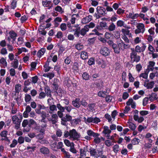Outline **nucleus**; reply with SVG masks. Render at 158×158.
Listing matches in <instances>:
<instances>
[{
    "instance_id": "1",
    "label": "nucleus",
    "mask_w": 158,
    "mask_h": 158,
    "mask_svg": "<svg viewBox=\"0 0 158 158\" xmlns=\"http://www.w3.org/2000/svg\"><path fill=\"white\" fill-rule=\"evenodd\" d=\"M70 139L72 140L78 141L80 137V134L77 132L75 129L70 130Z\"/></svg>"
},
{
    "instance_id": "2",
    "label": "nucleus",
    "mask_w": 158,
    "mask_h": 158,
    "mask_svg": "<svg viewBox=\"0 0 158 158\" xmlns=\"http://www.w3.org/2000/svg\"><path fill=\"white\" fill-rule=\"evenodd\" d=\"M132 52L130 54V58L131 61L133 62H139L140 60V56L137 55V53L135 51L134 49H131Z\"/></svg>"
},
{
    "instance_id": "3",
    "label": "nucleus",
    "mask_w": 158,
    "mask_h": 158,
    "mask_svg": "<svg viewBox=\"0 0 158 158\" xmlns=\"http://www.w3.org/2000/svg\"><path fill=\"white\" fill-rule=\"evenodd\" d=\"M13 123L15 124V128L18 129L20 127L21 121H20L18 117L16 115H14L12 117Z\"/></svg>"
},
{
    "instance_id": "4",
    "label": "nucleus",
    "mask_w": 158,
    "mask_h": 158,
    "mask_svg": "<svg viewBox=\"0 0 158 158\" xmlns=\"http://www.w3.org/2000/svg\"><path fill=\"white\" fill-rule=\"evenodd\" d=\"M137 29L135 30V33L138 34L143 33L145 31L144 26L143 23H139L136 26Z\"/></svg>"
},
{
    "instance_id": "5",
    "label": "nucleus",
    "mask_w": 158,
    "mask_h": 158,
    "mask_svg": "<svg viewBox=\"0 0 158 158\" xmlns=\"http://www.w3.org/2000/svg\"><path fill=\"white\" fill-rule=\"evenodd\" d=\"M45 107L43 105H41L39 104L37 105V108L35 109V111L36 114L42 115L46 113V112L44 111H41V109H45Z\"/></svg>"
},
{
    "instance_id": "6",
    "label": "nucleus",
    "mask_w": 158,
    "mask_h": 158,
    "mask_svg": "<svg viewBox=\"0 0 158 158\" xmlns=\"http://www.w3.org/2000/svg\"><path fill=\"white\" fill-rule=\"evenodd\" d=\"M100 53L103 56H106L109 55L110 51L107 48L102 47L101 48Z\"/></svg>"
},
{
    "instance_id": "7",
    "label": "nucleus",
    "mask_w": 158,
    "mask_h": 158,
    "mask_svg": "<svg viewBox=\"0 0 158 158\" xmlns=\"http://www.w3.org/2000/svg\"><path fill=\"white\" fill-rule=\"evenodd\" d=\"M28 120L27 119L23 120L22 123V126L24 127V130L26 132L29 131L30 129V126H29Z\"/></svg>"
},
{
    "instance_id": "8",
    "label": "nucleus",
    "mask_w": 158,
    "mask_h": 158,
    "mask_svg": "<svg viewBox=\"0 0 158 158\" xmlns=\"http://www.w3.org/2000/svg\"><path fill=\"white\" fill-rule=\"evenodd\" d=\"M99 151L98 150L94 149L93 148H90L89 149V152L90 153V156H94L97 158L98 157H99V156L98 155V152Z\"/></svg>"
},
{
    "instance_id": "9",
    "label": "nucleus",
    "mask_w": 158,
    "mask_h": 158,
    "mask_svg": "<svg viewBox=\"0 0 158 158\" xmlns=\"http://www.w3.org/2000/svg\"><path fill=\"white\" fill-rule=\"evenodd\" d=\"M40 151L42 154L47 156L50 153V150L49 149L45 147L40 148Z\"/></svg>"
},
{
    "instance_id": "10",
    "label": "nucleus",
    "mask_w": 158,
    "mask_h": 158,
    "mask_svg": "<svg viewBox=\"0 0 158 158\" xmlns=\"http://www.w3.org/2000/svg\"><path fill=\"white\" fill-rule=\"evenodd\" d=\"M97 12L101 15L104 16L105 14L106 9L102 7L98 6L97 8Z\"/></svg>"
},
{
    "instance_id": "11",
    "label": "nucleus",
    "mask_w": 158,
    "mask_h": 158,
    "mask_svg": "<svg viewBox=\"0 0 158 158\" xmlns=\"http://www.w3.org/2000/svg\"><path fill=\"white\" fill-rule=\"evenodd\" d=\"M146 47V46L144 45H143L141 47L139 45H137L135 48V51L136 52V53H137V52H143L145 50Z\"/></svg>"
},
{
    "instance_id": "12",
    "label": "nucleus",
    "mask_w": 158,
    "mask_h": 158,
    "mask_svg": "<svg viewBox=\"0 0 158 158\" xmlns=\"http://www.w3.org/2000/svg\"><path fill=\"white\" fill-rule=\"evenodd\" d=\"M92 16L90 15L82 19V23L83 24H85L89 23L92 20Z\"/></svg>"
},
{
    "instance_id": "13",
    "label": "nucleus",
    "mask_w": 158,
    "mask_h": 158,
    "mask_svg": "<svg viewBox=\"0 0 158 158\" xmlns=\"http://www.w3.org/2000/svg\"><path fill=\"white\" fill-rule=\"evenodd\" d=\"M79 98H77L75 100L72 101V104L74 106L79 108L81 106Z\"/></svg>"
},
{
    "instance_id": "14",
    "label": "nucleus",
    "mask_w": 158,
    "mask_h": 158,
    "mask_svg": "<svg viewBox=\"0 0 158 158\" xmlns=\"http://www.w3.org/2000/svg\"><path fill=\"white\" fill-rule=\"evenodd\" d=\"M44 91L45 92V94H46L47 96H48L50 97H52V91L51 90L50 88L48 85H46L44 87Z\"/></svg>"
},
{
    "instance_id": "15",
    "label": "nucleus",
    "mask_w": 158,
    "mask_h": 158,
    "mask_svg": "<svg viewBox=\"0 0 158 158\" xmlns=\"http://www.w3.org/2000/svg\"><path fill=\"white\" fill-rule=\"evenodd\" d=\"M154 82L153 81H151L149 83L144 82V86L146 87L147 89H152L154 86Z\"/></svg>"
},
{
    "instance_id": "16",
    "label": "nucleus",
    "mask_w": 158,
    "mask_h": 158,
    "mask_svg": "<svg viewBox=\"0 0 158 158\" xmlns=\"http://www.w3.org/2000/svg\"><path fill=\"white\" fill-rule=\"evenodd\" d=\"M114 49V52L116 54H119L120 51V47L117 44H113L112 47Z\"/></svg>"
},
{
    "instance_id": "17",
    "label": "nucleus",
    "mask_w": 158,
    "mask_h": 158,
    "mask_svg": "<svg viewBox=\"0 0 158 158\" xmlns=\"http://www.w3.org/2000/svg\"><path fill=\"white\" fill-rule=\"evenodd\" d=\"M87 133L89 136H93L94 137H98L99 135V134L94 132L91 130H88L87 131Z\"/></svg>"
},
{
    "instance_id": "18",
    "label": "nucleus",
    "mask_w": 158,
    "mask_h": 158,
    "mask_svg": "<svg viewBox=\"0 0 158 158\" xmlns=\"http://www.w3.org/2000/svg\"><path fill=\"white\" fill-rule=\"evenodd\" d=\"M87 26H85L84 28H82L80 30V34L83 36L85 35L86 32H88L89 30L88 29Z\"/></svg>"
},
{
    "instance_id": "19",
    "label": "nucleus",
    "mask_w": 158,
    "mask_h": 158,
    "mask_svg": "<svg viewBox=\"0 0 158 158\" xmlns=\"http://www.w3.org/2000/svg\"><path fill=\"white\" fill-rule=\"evenodd\" d=\"M133 118L134 120L136 121H137L139 123H141L144 120L143 117H139L137 115H134Z\"/></svg>"
},
{
    "instance_id": "20",
    "label": "nucleus",
    "mask_w": 158,
    "mask_h": 158,
    "mask_svg": "<svg viewBox=\"0 0 158 158\" xmlns=\"http://www.w3.org/2000/svg\"><path fill=\"white\" fill-rule=\"evenodd\" d=\"M51 2L49 1H47L46 0L45 1H42V3L43 5L45 7L49 6V7L48 8V9H49L52 6V5L51 6H50V5H51Z\"/></svg>"
},
{
    "instance_id": "21",
    "label": "nucleus",
    "mask_w": 158,
    "mask_h": 158,
    "mask_svg": "<svg viewBox=\"0 0 158 158\" xmlns=\"http://www.w3.org/2000/svg\"><path fill=\"white\" fill-rule=\"evenodd\" d=\"M96 87L100 89H101L103 86V83L102 80H99L95 83Z\"/></svg>"
},
{
    "instance_id": "22",
    "label": "nucleus",
    "mask_w": 158,
    "mask_h": 158,
    "mask_svg": "<svg viewBox=\"0 0 158 158\" xmlns=\"http://www.w3.org/2000/svg\"><path fill=\"white\" fill-rule=\"evenodd\" d=\"M88 55L87 52L82 51L81 52L80 57L83 60H86L88 58Z\"/></svg>"
},
{
    "instance_id": "23",
    "label": "nucleus",
    "mask_w": 158,
    "mask_h": 158,
    "mask_svg": "<svg viewBox=\"0 0 158 158\" xmlns=\"http://www.w3.org/2000/svg\"><path fill=\"white\" fill-rule=\"evenodd\" d=\"M87 147H84L83 148H81L79 150L80 156L81 157H84L86 156V151L85 150Z\"/></svg>"
},
{
    "instance_id": "24",
    "label": "nucleus",
    "mask_w": 158,
    "mask_h": 158,
    "mask_svg": "<svg viewBox=\"0 0 158 158\" xmlns=\"http://www.w3.org/2000/svg\"><path fill=\"white\" fill-rule=\"evenodd\" d=\"M49 106V112L50 114H52L54 110H57V107L55 105L52 104Z\"/></svg>"
},
{
    "instance_id": "25",
    "label": "nucleus",
    "mask_w": 158,
    "mask_h": 158,
    "mask_svg": "<svg viewBox=\"0 0 158 158\" xmlns=\"http://www.w3.org/2000/svg\"><path fill=\"white\" fill-rule=\"evenodd\" d=\"M103 129L102 133L106 135V134H110L111 132V130L109 129V127L107 126H104Z\"/></svg>"
},
{
    "instance_id": "26",
    "label": "nucleus",
    "mask_w": 158,
    "mask_h": 158,
    "mask_svg": "<svg viewBox=\"0 0 158 158\" xmlns=\"http://www.w3.org/2000/svg\"><path fill=\"white\" fill-rule=\"evenodd\" d=\"M120 48L121 50H124L125 49H127L130 48V46L129 44H125L123 42L120 46Z\"/></svg>"
},
{
    "instance_id": "27",
    "label": "nucleus",
    "mask_w": 158,
    "mask_h": 158,
    "mask_svg": "<svg viewBox=\"0 0 158 158\" xmlns=\"http://www.w3.org/2000/svg\"><path fill=\"white\" fill-rule=\"evenodd\" d=\"M45 51V48H42L37 52V56L39 58L42 55L44 54Z\"/></svg>"
},
{
    "instance_id": "28",
    "label": "nucleus",
    "mask_w": 158,
    "mask_h": 158,
    "mask_svg": "<svg viewBox=\"0 0 158 158\" xmlns=\"http://www.w3.org/2000/svg\"><path fill=\"white\" fill-rule=\"evenodd\" d=\"M84 47V45L81 43H77L75 45V48L78 50H82Z\"/></svg>"
},
{
    "instance_id": "29",
    "label": "nucleus",
    "mask_w": 158,
    "mask_h": 158,
    "mask_svg": "<svg viewBox=\"0 0 158 158\" xmlns=\"http://www.w3.org/2000/svg\"><path fill=\"white\" fill-rule=\"evenodd\" d=\"M49 63L48 61L46 62L45 64L44 65V67L45 68L44 71L45 72H48L50 70L51 68L49 66Z\"/></svg>"
},
{
    "instance_id": "30",
    "label": "nucleus",
    "mask_w": 158,
    "mask_h": 158,
    "mask_svg": "<svg viewBox=\"0 0 158 158\" xmlns=\"http://www.w3.org/2000/svg\"><path fill=\"white\" fill-rule=\"evenodd\" d=\"M22 86L20 84H17L15 87V90L16 93H19L21 89Z\"/></svg>"
},
{
    "instance_id": "31",
    "label": "nucleus",
    "mask_w": 158,
    "mask_h": 158,
    "mask_svg": "<svg viewBox=\"0 0 158 158\" xmlns=\"http://www.w3.org/2000/svg\"><path fill=\"white\" fill-rule=\"evenodd\" d=\"M68 121H67V119L65 117H63L61 118V123L63 125L67 126V122Z\"/></svg>"
},
{
    "instance_id": "32",
    "label": "nucleus",
    "mask_w": 158,
    "mask_h": 158,
    "mask_svg": "<svg viewBox=\"0 0 158 158\" xmlns=\"http://www.w3.org/2000/svg\"><path fill=\"white\" fill-rule=\"evenodd\" d=\"M124 22L121 20L118 21L117 22V25L118 27H121L123 26L126 27V25H124Z\"/></svg>"
},
{
    "instance_id": "33",
    "label": "nucleus",
    "mask_w": 158,
    "mask_h": 158,
    "mask_svg": "<svg viewBox=\"0 0 158 158\" xmlns=\"http://www.w3.org/2000/svg\"><path fill=\"white\" fill-rule=\"evenodd\" d=\"M57 81L58 79H54L53 82L52 84L56 90H57L58 89V85Z\"/></svg>"
},
{
    "instance_id": "34",
    "label": "nucleus",
    "mask_w": 158,
    "mask_h": 158,
    "mask_svg": "<svg viewBox=\"0 0 158 158\" xmlns=\"http://www.w3.org/2000/svg\"><path fill=\"white\" fill-rule=\"evenodd\" d=\"M0 63L2 64V67L5 68L7 65V63L6 60L3 58H2L0 60Z\"/></svg>"
},
{
    "instance_id": "35",
    "label": "nucleus",
    "mask_w": 158,
    "mask_h": 158,
    "mask_svg": "<svg viewBox=\"0 0 158 158\" xmlns=\"http://www.w3.org/2000/svg\"><path fill=\"white\" fill-rule=\"evenodd\" d=\"M74 145L75 144L74 143L72 144V145L70 147V148L69 149V150L75 154L77 153V151L76 149L75 148Z\"/></svg>"
},
{
    "instance_id": "36",
    "label": "nucleus",
    "mask_w": 158,
    "mask_h": 158,
    "mask_svg": "<svg viewBox=\"0 0 158 158\" xmlns=\"http://www.w3.org/2000/svg\"><path fill=\"white\" fill-rule=\"evenodd\" d=\"M64 143L65 144L67 147H70L72 145V144H74L73 142H70L68 139H65L64 140Z\"/></svg>"
},
{
    "instance_id": "37",
    "label": "nucleus",
    "mask_w": 158,
    "mask_h": 158,
    "mask_svg": "<svg viewBox=\"0 0 158 158\" xmlns=\"http://www.w3.org/2000/svg\"><path fill=\"white\" fill-rule=\"evenodd\" d=\"M72 69L74 71L79 69L78 64L77 62H74L72 65Z\"/></svg>"
},
{
    "instance_id": "38",
    "label": "nucleus",
    "mask_w": 158,
    "mask_h": 158,
    "mask_svg": "<svg viewBox=\"0 0 158 158\" xmlns=\"http://www.w3.org/2000/svg\"><path fill=\"white\" fill-rule=\"evenodd\" d=\"M71 57L70 56H69L66 57L64 59V62L67 64H69L71 62Z\"/></svg>"
},
{
    "instance_id": "39",
    "label": "nucleus",
    "mask_w": 158,
    "mask_h": 158,
    "mask_svg": "<svg viewBox=\"0 0 158 158\" xmlns=\"http://www.w3.org/2000/svg\"><path fill=\"white\" fill-rule=\"evenodd\" d=\"M83 79L85 80H87L89 79V76L88 73L84 72L82 75Z\"/></svg>"
},
{
    "instance_id": "40",
    "label": "nucleus",
    "mask_w": 158,
    "mask_h": 158,
    "mask_svg": "<svg viewBox=\"0 0 158 158\" xmlns=\"http://www.w3.org/2000/svg\"><path fill=\"white\" fill-rule=\"evenodd\" d=\"M12 67L15 69L17 68L18 65V60L17 59H15L13 63H12Z\"/></svg>"
},
{
    "instance_id": "41",
    "label": "nucleus",
    "mask_w": 158,
    "mask_h": 158,
    "mask_svg": "<svg viewBox=\"0 0 158 158\" xmlns=\"http://www.w3.org/2000/svg\"><path fill=\"white\" fill-rule=\"evenodd\" d=\"M9 34L10 38L14 40L16 38V37L17 36L16 33L13 31H10L9 32Z\"/></svg>"
},
{
    "instance_id": "42",
    "label": "nucleus",
    "mask_w": 158,
    "mask_h": 158,
    "mask_svg": "<svg viewBox=\"0 0 158 158\" xmlns=\"http://www.w3.org/2000/svg\"><path fill=\"white\" fill-rule=\"evenodd\" d=\"M36 147L35 146H27V149L28 150H29V152H34L35 150Z\"/></svg>"
},
{
    "instance_id": "43",
    "label": "nucleus",
    "mask_w": 158,
    "mask_h": 158,
    "mask_svg": "<svg viewBox=\"0 0 158 158\" xmlns=\"http://www.w3.org/2000/svg\"><path fill=\"white\" fill-rule=\"evenodd\" d=\"M56 107L59 110V111L64 112V107L62 106L60 104L58 103L57 104Z\"/></svg>"
},
{
    "instance_id": "44",
    "label": "nucleus",
    "mask_w": 158,
    "mask_h": 158,
    "mask_svg": "<svg viewBox=\"0 0 158 158\" xmlns=\"http://www.w3.org/2000/svg\"><path fill=\"white\" fill-rule=\"evenodd\" d=\"M105 144L108 147L113 145V141H111L110 140H106L105 141Z\"/></svg>"
},
{
    "instance_id": "45",
    "label": "nucleus",
    "mask_w": 158,
    "mask_h": 158,
    "mask_svg": "<svg viewBox=\"0 0 158 158\" xmlns=\"http://www.w3.org/2000/svg\"><path fill=\"white\" fill-rule=\"evenodd\" d=\"M106 92L100 91L98 93V96L102 97H105L106 96Z\"/></svg>"
},
{
    "instance_id": "46",
    "label": "nucleus",
    "mask_w": 158,
    "mask_h": 158,
    "mask_svg": "<svg viewBox=\"0 0 158 158\" xmlns=\"http://www.w3.org/2000/svg\"><path fill=\"white\" fill-rule=\"evenodd\" d=\"M99 27V26H97L96 27V28L97 29H96V28H95L92 31L94 33H92V34H95V35H100L101 34L99 32H98V30H97V29H98Z\"/></svg>"
},
{
    "instance_id": "47",
    "label": "nucleus",
    "mask_w": 158,
    "mask_h": 158,
    "mask_svg": "<svg viewBox=\"0 0 158 158\" xmlns=\"http://www.w3.org/2000/svg\"><path fill=\"white\" fill-rule=\"evenodd\" d=\"M95 63V60L94 58L93 57L90 58L89 60L88 63V64L90 65H92L94 64Z\"/></svg>"
},
{
    "instance_id": "48",
    "label": "nucleus",
    "mask_w": 158,
    "mask_h": 158,
    "mask_svg": "<svg viewBox=\"0 0 158 158\" xmlns=\"http://www.w3.org/2000/svg\"><path fill=\"white\" fill-rule=\"evenodd\" d=\"M116 27L113 23H112L109 26V30L110 31H112L115 29Z\"/></svg>"
},
{
    "instance_id": "49",
    "label": "nucleus",
    "mask_w": 158,
    "mask_h": 158,
    "mask_svg": "<svg viewBox=\"0 0 158 158\" xmlns=\"http://www.w3.org/2000/svg\"><path fill=\"white\" fill-rule=\"evenodd\" d=\"M24 141V138L22 136H19L18 140V142L19 144H21L23 143Z\"/></svg>"
},
{
    "instance_id": "50",
    "label": "nucleus",
    "mask_w": 158,
    "mask_h": 158,
    "mask_svg": "<svg viewBox=\"0 0 158 158\" xmlns=\"http://www.w3.org/2000/svg\"><path fill=\"white\" fill-rule=\"evenodd\" d=\"M8 134V132L6 131H3L0 133V136L3 138L6 137Z\"/></svg>"
},
{
    "instance_id": "51",
    "label": "nucleus",
    "mask_w": 158,
    "mask_h": 158,
    "mask_svg": "<svg viewBox=\"0 0 158 158\" xmlns=\"http://www.w3.org/2000/svg\"><path fill=\"white\" fill-rule=\"evenodd\" d=\"M31 99V97L30 95L26 94L25 95V100L26 102H29Z\"/></svg>"
},
{
    "instance_id": "52",
    "label": "nucleus",
    "mask_w": 158,
    "mask_h": 158,
    "mask_svg": "<svg viewBox=\"0 0 158 158\" xmlns=\"http://www.w3.org/2000/svg\"><path fill=\"white\" fill-rule=\"evenodd\" d=\"M80 34V28H77L74 33V35L77 37H79V34Z\"/></svg>"
},
{
    "instance_id": "53",
    "label": "nucleus",
    "mask_w": 158,
    "mask_h": 158,
    "mask_svg": "<svg viewBox=\"0 0 158 158\" xmlns=\"http://www.w3.org/2000/svg\"><path fill=\"white\" fill-rule=\"evenodd\" d=\"M84 119H85V123H93V118L92 117H89L88 118L86 119V118L85 117L84 118Z\"/></svg>"
},
{
    "instance_id": "54",
    "label": "nucleus",
    "mask_w": 158,
    "mask_h": 158,
    "mask_svg": "<svg viewBox=\"0 0 158 158\" xmlns=\"http://www.w3.org/2000/svg\"><path fill=\"white\" fill-rule=\"evenodd\" d=\"M148 97H145L143 99V106H146L148 103Z\"/></svg>"
},
{
    "instance_id": "55",
    "label": "nucleus",
    "mask_w": 158,
    "mask_h": 158,
    "mask_svg": "<svg viewBox=\"0 0 158 158\" xmlns=\"http://www.w3.org/2000/svg\"><path fill=\"white\" fill-rule=\"evenodd\" d=\"M119 146L117 144H115L113 147V151L114 152L117 153L119 151Z\"/></svg>"
},
{
    "instance_id": "56",
    "label": "nucleus",
    "mask_w": 158,
    "mask_h": 158,
    "mask_svg": "<svg viewBox=\"0 0 158 158\" xmlns=\"http://www.w3.org/2000/svg\"><path fill=\"white\" fill-rule=\"evenodd\" d=\"M18 142L15 139H14L12 141V143L10 145V148H14L17 144Z\"/></svg>"
},
{
    "instance_id": "57",
    "label": "nucleus",
    "mask_w": 158,
    "mask_h": 158,
    "mask_svg": "<svg viewBox=\"0 0 158 158\" xmlns=\"http://www.w3.org/2000/svg\"><path fill=\"white\" fill-rule=\"evenodd\" d=\"M148 73H142L140 74L139 77H142L143 78L145 79H147L148 77Z\"/></svg>"
},
{
    "instance_id": "58",
    "label": "nucleus",
    "mask_w": 158,
    "mask_h": 158,
    "mask_svg": "<svg viewBox=\"0 0 158 158\" xmlns=\"http://www.w3.org/2000/svg\"><path fill=\"white\" fill-rule=\"evenodd\" d=\"M46 95V94L44 92H41L39 94L38 98L41 99L44 98Z\"/></svg>"
},
{
    "instance_id": "59",
    "label": "nucleus",
    "mask_w": 158,
    "mask_h": 158,
    "mask_svg": "<svg viewBox=\"0 0 158 158\" xmlns=\"http://www.w3.org/2000/svg\"><path fill=\"white\" fill-rule=\"evenodd\" d=\"M60 28L62 31L65 30L67 29V26L65 23H62L60 25Z\"/></svg>"
},
{
    "instance_id": "60",
    "label": "nucleus",
    "mask_w": 158,
    "mask_h": 158,
    "mask_svg": "<svg viewBox=\"0 0 158 158\" xmlns=\"http://www.w3.org/2000/svg\"><path fill=\"white\" fill-rule=\"evenodd\" d=\"M28 122L29 123V126H30V127L31 125L36 124V122L32 119H30L29 120H28Z\"/></svg>"
},
{
    "instance_id": "61",
    "label": "nucleus",
    "mask_w": 158,
    "mask_h": 158,
    "mask_svg": "<svg viewBox=\"0 0 158 158\" xmlns=\"http://www.w3.org/2000/svg\"><path fill=\"white\" fill-rule=\"evenodd\" d=\"M129 127L132 130H134L135 129L136 126L133 123L130 122L129 123Z\"/></svg>"
},
{
    "instance_id": "62",
    "label": "nucleus",
    "mask_w": 158,
    "mask_h": 158,
    "mask_svg": "<svg viewBox=\"0 0 158 158\" xmlns=\"http://www.w3.org/2000/svg\"><path fill=\"white\" fill-rule=\"evenodd\" d=\"M64 110L66 109L67 111L68 112H70L72 110V106L70 105L64 106Z\"/></svg>"
},
{
    "instance_id": "63",
    "label": "nucleus",
    "mask_w": 158,
    "mask_h": 158,
    "mask_svg": "<svg viewBox=\"0 0 158 158\" xmlns=\"http://www.w3.org/2000/svg\"><path fill=\"white\" fill-rule=\"evenodd\" d=\"M88 106L90 110H94L95 107V104L94 103H90L88 105Z\"/></svg>"
},
{
    "instance_id": "64",
    "label": "nucleus",
    "mask_w": 158,
    "mask_h": 158,
    "mask_svg": "<svg viewBox=\"0 0 158 158\" xmlns=\"http://www.w3.org/2000/svg\"><path fill=\"white\" fill-rule=\"evenodd\" d=\"M32 82L33 83L35 84L37 83L38 80V77L35 76L31 78Z\"/></svg>"
}]
</instances>
